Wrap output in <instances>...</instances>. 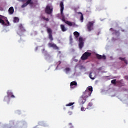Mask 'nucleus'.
I'll list each match as a JSON object with an SVG mask.
<instances>
[{
	"label": "nucleus",
	"mask_w": 128,
	"mask_h": 128,
	"mask_svg": "<svg viewBox=\"0 0 128 128\" xmlns=\"http://www.w3.org/2000/svg\"><path fill=\"white\" fill-rule=\"evenodd\" d=\"M60 14H61V18L62 20L66 24L69 26H76V22H71L68 20H66V17L64 16V2H60Z\"/></svg>",
	"instance_id": "1"
},
{
	"label": "nucleus",
	"mask_w": 128,
	"mask_h": 128,
	"mask_svg": "<svg viewBox=\"0 0 128 128\" xmlns=\"http://www.w3.org/2000/svg\"><path fill=\"white\" fill-rule=\"evenodd\" d=\"M92 92V86H90L87 88V89L82 94V96L85 98H88V96H90V94Z\"/></svg>",
	"instance_id": "2"
},
{
	"label": "nucleus",
	"mask_w": 128,
	"mask_h": 128,
	"mask_svg": "<svg viewBox=\"0 0 128 128\" xmlns=\"http://www.w3.org/2000/svg\"><path fill=\"white\" fill-rule=\"evenodd\" d=\"M92 56V53L88 52H85L81 56L80 58L82 60H86Z\"/></svg>",
	"instance_id": "3"
},
{
	"label": "nucleus",
	"mask_w": 128,
	"mask_h": 128,
	"mask_svg": "<svg viewBox=\"0 0 128 128\" xmlns=\"http://www.w3.org/2000/svg\"><path fill=\"white\" fill-rule=\"evenodd\" d=\"M52 6H47L45 8V12L47 14H52Z\"/></svg>",
	"instance_id": "4"
},
{
	"label": "nucleus",
	"mask_w": 128,
	"mask_h": 128,
	"mask_svg": "<svg viewBox=\"0 0 128 128\" xmlns=\"http://www.w3.org/2000/svg\"><path fill=\"white\" fill-rule=\"evenodd\" d=\"M94 21H92L88 22L87 24V28L88 32H91L94 30Z\"/></svg>",
	"instance_id": "5"
},
{
	"label": "nucleus",
	"mask_w": 128,
	"mask_h": 128,
	"mask_svg": "<svg viewBox=\"0 0 128 128\" xmlns=\"http://www.w3.org/2000/svg\"><path fill=\"white\" fill-rule=\"evenodd\" d=\"M47 32L48 34V38L50 40H54V38H52V30L50 28H47Z\"/></svg>",
	"instance_id": "6"
},
{
	"label": "nucleus",
	"mask_w": 128,
	"mask_h": 128,
	"mask_svg": "<svg viewBox=\"0 0 128 128\" xmlns=\"http://www.w3.org/2000/svg\"><path fill=\"white\" fill-rule=\"evenodd\" d=\"M6 20V17L0 15V24L2 26H7L6 24L4 22Z\"/></svg>",
	"instance_id": "7"
},
{
	"label": "nucleus",
	"mask_w": 128,
	"mask_h": 128,
	"mask_svg": "<svg viewBox=\"0 0 128 128\" xmlns=\"http://www.w3.org/2000/svg\"><path fill=\"white\" fill-rule=\"evenodd\" d=\"M86 102V98L82 96L78 99V102L80 104H84Z\"/></svg>",
	"instance_id": "8"
},
{
	"label": "nucleus",
	"mask_w": 128,
	"mask_h": 128,
	"mask_svg": "<svg viewBox=\"0 0 128 128\" xmlns=\"http://www.w3.org/2000/svg\"><path fill=\"white\" fill-rule=\"evenodd\" d=\"M79 48H80V50H82V48L84 47V40L82 39V38L80 37L79 38Z\"/></svg>",
	"instance_id": "9"
},
{
	"label": "nucleus",
	"mask_w": 128,
	"mask_h": 128,
	"mask_svg": "<svg viewBox=\"0 0 128 128\" xmlns=\"http://www.w3.org/2000/svg\"><path fill=\"white\" fill-rule=\"evenodd\" d=\"M48 46H49V48H52L54 50H59L58 47V46H56V44H54L48 43Z\"/></svg>",
	"instance_id": "10"
},
{
	"label": "nucleus",
	"mask_w": 128,
	"mask_h": 128,
	"mask_svg": "<svg viewBox=\"0 0 128 128\" xmlns=\"http://www.w3.org/2000/svg\"><path fill=\"white\" fill-rule=\"evenodd\" d=\"M96 58H97L98 60H106V57L104 55H100L99 54H96Z\"/></svg>",
	"instance_id": "11"
},
{
	"label": "nucleus",
	"mask_w": 128,
	"mask_h": 128,
	"mask_svg": "<svg viewBox=\"0 0 128 128\" xmlns=\"http://www.w3.org/2000/svg\"><path fill=\"white\" fill-rule=\"evenodd\" d=\"M73 86H78V82H76V81H73L70 82V86L71 88H74V87H73Z\"/></svg>",
	"instance_id": "12"
},
{
	"label": "nucleus",
	"mask_w": 128,
	"mask_h": 128,
	"mask_svg": "<svg viewBox=\"0 0 128 128\" xmlns=\"http://www.w3.org/2000/svg\"><path fill=\"white\" fill-rule=\"evenodd\" d=\"M8 12L10 14H12L14 12V7L11 6L9 8Z\"/></svg>",
	"instance_id": "13"
},
{
	"label": "nucleus",
	"mask_w": 128,
	"mask_h": 128,
	"mask_svg": "<svg viewBox=\"0 0 128 128\" xmlns=\"http://www.w3.org/2000/svg\"><path fill=\"white\" fill-rule=\"evenodd\" d=\"M60 26L62 32H66V30H68V28H66V26H64V25L61 24Z\"/></svg>",
	"instance_id": "14"
},
{
	"label": "nucleus",
	"mask_w": 128,
	"mask_h": 128,
	"mask_svg": "<svg viewBox=\"0 0 128 128\" xmlns=\"http://www.w3.org/2000/svg\"><path fill=\"white\" fill-rule=\"evenodd\" d=\"M14 22H20V18L18 17L14 18Z\"/></svg>",
	"instance_id": "15"
},
{
	"label": "nucleus",
	"mask_w": 128,
	"mask_h": 128,
	"mask_svg": "<svg viewBox=\"0 0 128 128\" xmlns=\"http://www.w3.org/2000/svg\"><path fill=\"white\" fill-rule=\"evenodd\" d=\"M74 34L76 38H78L80 36V33L78 32H74Z\"/></svg>",
	"instance_id": "16"
},
{
	"label": "nucleus",
	"mask_w": 128,
	"mask_h": 128,
	"mask_svg": "<svg viewBox=\"0 0 128 128\" xmlns=\"http://www.w3.org/2000/svg\"><path fill=\"white\" fill-rule=\"evenodd\" d=\"M92 103L89 102L87 106V109L90 110V108H92Z\"/></svg>",
	"instance_id": "17"
},
{
	"label": "nucleus",
	"mask_w": 128,
	"mask_h": 128,
	"mask_svg": "<svg viewBox=\"0 0 128 128\" xmlns=\"http://www.w3.org/2000/svg\"><path fill=\"white\" fill-rule=\"evenodd\" d=\"M78 14H81V16H80V21H81V22H84V15L82 14V13L80 12Z\"/></svg>",
	"instance_id": "18"
},
{
	"label": "nucleus",
	"mask_w": 128,
	"mask_h": 128,
	"mask_svg": "<svg viewBox=\"0 0 128 128\" xmlns=\"http://www.w3.org/2000/svg\"><path fill=\"white\" fill-rule=\"evenodd\" d=\"M116 79H114L111 80V84H114V86H117L116 85Z\"/></svg>",
	"instance_id": "19"
},
{
	"label": "nucleus",
	"mask_w": 128,
	"mask_h": 128,
	"mask_svg": "<svg viewBox=\"0 0 128 128\" xmlns=\"http://www.w3.org/2000/svg\"><path fill=\"white\" fill-rule=\"evenodd\" d=\"M26 4H34V2H32V0H27Z\"/></svg>",
	"instance_id": "20"
},
{
	"label": "nucleus",
	"mask_w": 128,
	"mask_h": 128,
	"mask_svg": "<svg viewBox=\"0 0 128 128\" xmlns=\"http://www.w3.org/2000/svg\"><path fill=\"white\" fill-rule=\"evenodd\" d=\"M122 80L116 82V86H120L122 84Z\"/></svg>",
	"instance_id": "21"
},
{
	"label": "nucleus",
	"mask_w": 128,
	"mask_h": 128,
	"mask_svg": "<svg viewBox=\"0 0 128 128\" xmlns=\"http://www.w3.org/2000/svg\"><path fill=\"white\" fill-rule=\"evenodd\" d=\"M41 20H46V22H48L50 20V19L48 18H46V16H42L41 17Z\"/></svg>",
	"instance_id": "22"
},
{
	"label": "nucleus",
	"mask_w": 128,
	"mask_h": 128,
	"mask_svg": "<svg viewBox=\"0 0 128 128\" xmlns=\"http://www.w3.org/2000/svg\"><path fill=\"white\" fill-rule=\"evenodd\" d=\"M7 94L8 96H10L12 94V91H10V90H9L7 92Z\"/></svg>",
	"instance_id": "23"
},
{
	"label": "nucleus",
	"mask_w": 128,
	"mask_h": 128,
	"mask_svg": "<svg viewBox=\"0 0 128 128\" xmlns=\"http://www.w3.org/2000/svg\"><path fill=\"white\" fill-rule=\"evenodd\" d=\"M74 102H70L68 104H66V106H74Z\"/></svg>",
	"instance_id": "24"
},
{
	"label": "nucleus",
	"mask_w": 128,
	"mask_h": 128,
	"mask_svg": "<svg viewBox=\"0 0 128 128\" xmlns=\"http://www.w3.org/2000/svg\"><path fill=\"white\" fill-rule=\"evenodd\" d=\"M89 77L90 78H91V80H94V78H96V76L92 77V72L90 74Z\"/></svg>",
	"instance_id": "25"
},
{
	"label": "nucleus",
	"mask_w": 128,
	"mask_h": 128,
	"mask_svg": "<svg viewBox=\"0 0 128 128\" xmlns=\"http://www.w3.org/2000/svg\"><path fill=\"white\" fill-rule=\"evenodd\" d=\"M70 68H67L65 69L66 74H68V72H70Z\"/></svg>",
	"instance_id": "26"
},
{
	"label": "nucleus",
	"mask_w": 128,
	"mask_h": 128,
	"mask_svg": "<svg viewBox=\"0 0 128 128\" xmlns=\"http://www.w3.org/2000/svg\"><path fill=\"white\" fill-rule=\"evenodd\" d=\"M26 6H28L27 4H26V3H24V4L21 6V8H26Z\"/></svg>",
	"instance_id": "27"
},
{
	"label": "nucleus",
	"mask_w": 128,
	"mask_h": 128,
	"mask_svg": "<svg viewBox=\"0 0 128 128\" xmlns=\"http://www.w3.org/2000/svg\"><path fill=\"white\" fill-rule=\"evenodd\" d=\"M18 26L20 30H22V28H24V26H22V24H20Z\"/></svg>",
	"instance_id": "28"
},
{
	"label": "nucleus",
	"mask_w": 128,
	"mask_h": 128,
	"mask_svg": "<svg viewBox=\"0 0 128 128\" xmlns=\"http://www.w3.org/2000/svg\"><path fill=\"white\" fill-rule=\"evenodd\" d=\"M5 21L6 22L7 24H6V26H10V22H8V18H6V20H5Z\"/></svg>",
	"instance_id": "29"
},
{
	"label": "nucleus",
	"mask_w": 128,
	"mask_h": 128,
	"mask_svg": "<svg viewBox=\"0 0 128 128\" xmlns=\"http://www.w3.org/2000/svg\"><path fill=\"white\" fill-rule=\"evenodd\" d=\"M110 30H113V32H116V34H118V32L116 30H114V29L112 28H110Z\"/></svg>",
	"instance_id": "30"
},
{
	"label": "nucleus",
	"mask_w": 128,
	"mask_h": 128,
	"mask_svg": "<svg viewBox=\"0 0 128 128\" xmlns=\"http://www.w3.org/2000/svg\"><path fill=\"white\" fill-rule=\"evenodd\" d=\"M42 54H48V52L45 50L44 48L42 49Z\"/></svg>",
	"instance_id": "31"
},
{
	"label": "nucleus",
	"mask_w": 128,
	"mask_h": 128,
	"mask_svg": "<svg viewBox=\"0 0 128 128\" xmlns=\"http://www.w3.org/2000/svg\"><path fill=\"white\" fill-rule=\"evenodd\" d=\"M126 58H122V57H120L119 58V60H124V59Z\"/></svg>",
	"instance_id": "32"
},
{
	"label": "nucleus",
	"mask_w": 128,
	"mask_h": 128,
	"mask_svg": "<svg viewBox=\"0 0 128 128\" xmlns=\"http://www.w3.org/2000/svg\"><path fill=\"white\" fill-rule=\"evenodd\" d=\"M124 62L126 63V64H128V60H126L124 59Z\"/></svg>",
	"instance_id": "33"
},
{
	"label": "nucleus",
	"mask_w": 128,
	"mask_h": 128,
	"mask_svg": "<svg viewBox=\"0 0 128 128\" xmlns=\"http://www.w3.org/2000/svg\"><path fill=\"white\" fill-rule=\"evenodd\" d=\"M80 110L82 112H84V111L86 110H84V107H82L81 108H80Z\"/></svg>",
	"instance_id": "34"
},
{
	"label": "nucleus",
	"mask_w": 128,
	"mask_h": 128,
	"mask_svg": "<svg viewBox=\"0 0 128 128\" xmlns=\"http://www.w3.org/2000/svg\"><path fill=\"white\" fill-rule=\"evenodd\" d=\"M10 96V98H16L14 95H13L12 94Z\"/></svg>",
	"instance_id": "35"
},
{
	"label": "nucleus",
	"mask_w": 128,
	"mask_h": 128,
	"mask_svg": "<svg viewBox=\"0 0 128 128\" xmlns=\"http://www.w3.org/2000/svg\"><path fill=\"white\" fill-rule=\"evenodd\" d=\"M125 78L126 80H128V76H125Z\"/></svg>",
	"instance_id": "36"
},
{
	"label": "nucleus",
	"mask_w": 128,
	"mask_h": 128,
	"mask_svg": "<svg viewBox=\"0 0 128 128\" xmlns=\"http://www.w3.org/2000/svg\"><path fill=\"white\" fill-rule=\"evenodd\" d=\"M28 0H23L22 2H26Z\"/></svg>",
	"instance_id": "37"
},
{
	"label": "nucleus",
	"mask_w": 128,
	"mask_h": 128,
	"mask_svg": "<svg viewBox=\"0 0 128 128\" xmlns=\"http://www.w3.org/2000/svg\"><path fill=\"white\" fill-rule=\"evenodd\" d=\"M70 40H72V38H70Z\"/></svg>",
	"instance_id": "38"
},
{
	"label": "nucleus",
	"mask_w": 128,
	"mask_h": 128,
	"mask_svg": "<svg viewBox=\"0 0 128 128\" xmlns=\"http://www.w3.org/2000/svg\"><path fill=\"white\" fill-rule=\"evenodd\" d=\"M20 0V2H22V1H23V0Z\"/></svg>",
	"instance_id": "39"
},
{
	"label": "nucleus",
	"mask_w": 128,
	"mask_h": 128,
	"mask_svg": "<svg viewBox=\"0 0 128 128\" xmlns=\"http://www.w3.org/2000/svg\"><path fill=\"white\" fill-rule=\"evenodd\" d=\"M69 124H70V125H72V123H70Z\"/></svg>",
	"instance_id": "40"
},
{
	"label": "nucleus",
	"mask_w": 128,
	"mask_h": 128,
	"mask_svg": "<svg viewBox=\"0 0 128 128\" xmlns=\"http://www.w3.org/2000/svg\"><path fill=\"white\" fill-rule=\"evenodd\" d=\"M64 110H66V108H64Z\"/></svg>",
	"instance_id": "41"
},
{
	"label": "nucleus",
	"mask_w": 128,
	"mask_h": 128,
	"mask_svg": "<svg viewBox=\"0 0 128 128\" xmlns=\"http://www.w3.org/2000/svg\"><path fill=\"white\" fill-rule=\"evenodd\" d=\"M74 106H72V108H74Z\"/></svg>",
	"instance_id": "42"
}]
</instances>
